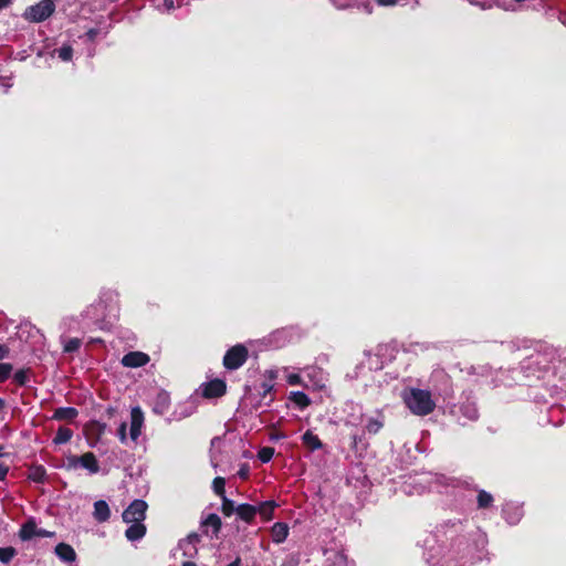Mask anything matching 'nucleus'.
<instances>
[{"instance_id":"obj_25","label":"nucleus","mask_w":566,"mask_h":566,"mask_svg":"<svg viewBox=\"0 0 566 566\" xmlns=\"http://www.w3.org/2000/svg\"><path fill=\"white\" fill-rule=\"evenodd\" d=\"M476 500L479 509H488L493 503L492 494L484 490L479 491Z\"/></svg>"},{"instance_id":"obj_14","label":"nucleus","mask_w":566,"mask_h":566,"mask_svg":"<svg viewBox=\"0 0 566 566\" xmlns=\"http://www.w3.org/2000/svg\"><path fill=\"white\" fill-rule=\"evenodd\" d=\"M93 516L99 523H104L109 520L111 510L106 501L98 500L94 503Z\"/></svg>"},{"instance_id":"obj_33","label":"nucleus","mask_w":566,"mask_h":566,"mask_svg":"<svg viewBox=\"0 0 566 566\" xmlns=\"http://www.w3.org/2000/svg\"><path fill=\"white\" fill-rule=\"evenodd\" d=\"M382 427H384L382 421H380L378 419L370 418L366 424V430L370 434H376L381 430Z\"/></svg>"},{"instance_id":"obj_19","label":"nucleus","mask_w":566,"mask_h":566,"mask_svg":"<svg viewBox=\"0 0 566 566\" xmlns=\"http://www.w3.org/2000/svg\"><path fill=\"white\" fill-rule=\"evenodd\" d=\"M78 416V410L74 407H60L54 410L53 419L54 420H66L72 421Z\"/></svg>"},{"instance_id":"obj_53","label":"nucleus","mask_w":566,"mask_h":566,"mask_svg":"<svg viewBox=\"0 0 566 566\" xmlns=\"http://www.w3.org/2000/svg\"><path fill=\"white\" fill-rule=\"evenodd\" d=\"M182 566H197V564L193 562H184Z\"/></svg>"},{"instance_id":"obj_30","label":"nucleus","mask_w":566,"mask_h":566,"mask_svg":"<svg viewBox=\"0 0 566 566\" xmlns=\"http://www.w3.org/2000/svg\"><path fill=\"white\" fill-rule=\"evenodd\" d=\"M274 455V448L272 447H262L258 452V459L262 463H268Z\"/></svg>"},{"instance_id":"obj_39","label":"nucleus","mask_w":566,"mask_h":566,"mask_svg":"<svg viewBox=\"0 0 566 566\" xmlns=\"http://www.w3.org/2000/svg\"><path fill=\"white\" fill-rule=\"evenodd\" d=\"M10 354V348L4 345V344H0V360L7 358Z\"/></svg>"},{"instance_id":"obj_1","label":"nucleus","mask_w":566,"mask_h":566,"mask_svg":"<svg viewBox=\"0 0 566 566\" xmlns=\"http://www.w3.org/2000/svg\"><path fill=\"white\" fill-rule=\"evenodd\" d=\"M402 399L408 409L416 416H427L436 408V402L428 390L410 388L403 392Z\"/></svg>"},{"instance_id":"obj_4","label":"nucleus","mask_w":566,"mask_h":566,"mask_svg":"<svg viewBox=\"0 0 566 566\" xmlns=\"http://www.w3.org/2000/svg\"><path fill=\"white\" fill-rule=\"evenodd\" d=\"M148 504L144 500H134L123 512L122 517L125 523L144 522Z\"/></svg>"},{"instance_id":"obj_41","label":"nucleus","mask_w":566,"mask_h":566,"mask_svg":"<svg viewBox=\"0 0 566 566\" xmlns=\"http://www.w3.org/2000/svg\"><path fill=\"white\" fill-rule=\"evenodd\" d=\"M261 387L263 397H265L273 389V385L266 381L262 382Z\"/></svg>"},{"instance_id":"obj_50","label":"nucleus","mask_w":566,"mask_h":566,"mask_svg":"<svg viewBox=\"0 0 566 566\" xmlns=\"http://www.w3.org/2000/svg\"><path fill=\"white\" fill-rule=\"evenodd\" d=\"M281 566H297V563H294L293 560H290V562L282 563Z\"/></svg>"},{"instance_id":"obj_7","label":"nucleus","mask_w":566,"mask_h":566,"mask_svg":"<svg viewBox=\"0 0 566 566\" xmlns=\"http://www.w3.org/2000/svg\"><path fill=\"white\" fill-rule=\"evenodd\" d=\"M201 542V535L197 532H191L187 537L179 541V547L184 551V555L193 557L198 553L197 544Z\"/></svg>"},{"instance_id":"obj_17","label":"nucleus","mask_w":566,"mask_h":566,"mask_svg":"<svg viewBox=\"0 0 566 566\" xmlns=\"http://www.w3.org/2000/svg\"><path fill=\"white\" fill-rule=\"evenodd\" d=\"M302 443L310 451H316L323 448V442L317 434H314L311 430H306L302 436Z\"/></svg>"},{"instance_id":"obj_5","label":"nucleus","mask_w":566,"mask_h":566,"mask_svg":"<svg viewBox=\"0 0 566 566\" xmlns=\"http://www.w3.org/2000/svg\"><path fill=\"white\" fill-rule=\"evenodd\" d=\"M227 392V384L224 380L216 378L203 385L202 396L208 399L220 398Z\"/></svg>"},{"instance_id":"obj_10","label":"nucleus","mask_w":566,"mask_h":566,"mask_svg":"<svg viewBox=\"0 0 566 566\" xmlns=\"http://www.w3.org/2000/svg\"><path fill=\"white\" fill-rule=\"evenodd\" d=\"M80 467L86 469L91 474H96L99 471V464L96 455L88 451L80 455Z\"/></svg>"},{"instance_id":"obj_11","label":"nucleus","mask_w":566,"mask_h":566,"mask_svg":"<svg viewBox=\"0 0 566 566\" xmlns=\"http://www.w3.org/2000/svg\"><path fill=\"white\" fill-rule=\"evenodd\" d=\"M238 517L248 523L252 524L256 516V510L255 505L249 504V503H242L237 506V513Z\"/></svg>"},{"instance_id":"obj_22","label":"nucleus","mask_w":566,"mask_h":566,"mask_svg":"<svg viewBox=\"0 0 566 566\" xmlns=\"http://www.w3.org/2000/svg\"><path fill=\"white\" fill-rule=\"evenodd\" d=\"M328 566H348L347 555L342 551H333L326 558Z\"/></svg>"},{"instance_id":"obj_9","label":"nucleus","mask_w":566,"mask_h":566,"mask_svg":"<svg viewBox=\"0 0 566 566\" xmlns=\"http://www.w3.org/2000/svg\"><path fill=\"white\" fill-rule=\"evenodd\" d=\"M144 423V413L139 407H134L130 411V438L136 441L140 436V429Z\"/></svg>"},{"instance_id":"obj_28","label":"nucleus","mask_w":566,"mask_h":566,"mask_svg":"<svg viewBox=\"0 0 566 566\" xmlns=\"http://www.w3.org/2000/svg\"><path fill=\"white\" fill-rule=\"evenodd\" d=\"M31 373L30 368L19 369L13 375V380L18 386H25L29 381V374Z\"/></svg>"},{"instance_id":"obj_23","label":"nucleus","mask_w":566,"mask_h":566,"mask_svg":"<svg viewBox=\"0 0 566 566\" xmlns=\"http://www.w3.org/2000/svg\"><path fill=\"white\" fill-rule=\"evenodd\" d=\"M290 399L301 409H305L311 405L310 397L303 391L291 392Z\"/></svg>"},{"instance_id":"obj_42","label":"nucleus","mask_w":566,"mask_h":566,"mask_svg":"<svg viewBox=\"0 0 566 566\" xmlns=\"http://www.w3.org/2000/svg\"><path fill=\"white\" fill-rule=\"evenodd\" d=\"M9 472V467L0 463V481H3Z\"/></svg>"},{"instance_id":"obj_45","label":"nucleus","mask_w":566,"mask_h":566,"mask_svg":"<svg viewBox=\"0 0 566 566\" xmlns=\"http://www.w3.org/2000/svg\"><path fill=\"white\" fill-rule=\"evenodd\" d=\"M164 7L167 9V10H172L175 8V2L174 0H164Z\"/></svg>"},{"instance_id":"obj_34","label":"nucleus","mask_w":566,"mask_h":566,"mask_svg":"<svg viewBox=\"0 0 566 566\" xmlns=\"http://www.w3.org/2000/svg\"><path fill=\"white\" fill-rule=\"evenodd\" d=\"M57 55L62 61H70L73 56V48L71 45H63L57 49Z\"/></svg>"},{"instance_id":"obj_21","label":"nucleus","mask_w":566,"mask_h":566,"mask_svg":"<svg viewBox=\"0 0 566 566\" xmlns=\"http://www.w3.org/2000/svg\"><path fill=\"white\" fill-rule=\"evenodd\" d=\"M28 479L35 483H44L46 481V470L43 465H32L28 470Z\"/></svg>"},{"instance_id":"obj_27","label":"nucleus","mask_w":566,"mask_h":566,"mask_svg":"<svg viewBox=\"0 0 566 566\" xmlns=\"http://www.w3.org/2000/svg\"><path fill=\"white\" fill-rule=\"evenodd\" d=\"M212 490L213 492L220 496L221 499L226 495V480L222 476H217L212 481Z\"/></svg>"},{"instance_id":"obj_13","label":"nucleus","mask_w":566,"mask_h":566,"mask_svg":"<svg viewBox=\"0 0 566 566\" xmlns=\"http://www.w3.org/2000/svg\"><path fill=\"white\" fill-rule=\"evenodd\" d=\"M170 407V396L166 390H160L154 401V412L158 415H164L169 410Z\"/></svg>"},{"instance_id":"obj_29","label":"nucleus","mask_w":566,"mask_h":566,"mask_svg":"<svg viewBox=\"0 0 566 566\" xmlns=\"http://www.w3.org/2000/svg\"><path fill=\"white\" fill-rule=\"evenodd\" d=\"M17 555V551L12 546L0 547V562L3 564L10 563Z\"/></svg>"},{"instance_id":"obj_55","label":"nucleus","mask_w":566,"mask_h":566,"mask_svg":"<svg viewBox=\"0 0 566 566\" xmlns=\"http://www.w3.org/2000/svg\"><path fill=\"white\" fill-rule=\"evenodd\" d=\"M107 300H103V296H101L99 298V302L103 303V302H106Z\"/></svg>"},{"instance_id":"obj_12","label":"nucleus","mask_w":566,"mask_h":566,"mask_svg":"<svg viewBox=\"0 0 566 566\" xmlns=\"http://www.w3.org/2000/svg\"><path fill=\"white\" fill-rule=\"evenodd\" d=\"M129 524L130 526L125 531L128 541H139L146 535L147 528L143 522H130Z\"/></svg>"},{"instance_id":"obj_6","label":"nucleus","mask_w":566,"mask_h":566,"mask_svg":"<svg viewBox=\"0 0 566 566\" xmlns=\"http://www.w3.org/2000/svg\"><path fill=\"white\" fill-rule=\"evenodd\" d=\"M200 527L205 535H209V528H211V537L218 538L219 533L222 528V521L218 514L210 513L205 518L201 520Z\"/></svg>"},{"instance_id":"obj_44","label":"nucleus","mask_w":566,"mask_h":566,"mask_svg":"<svg viewBox=\"0 0 566 566\" xmlns=\"http://www.w3.org/2000/svg\"><path fill=\"white\" fill-rule=\"evenodd\" d=\"M360 441H361V437L354 434L352 437V448L356 449Z\"/></svg>"},{"instance_id":"obj_24","label":"nucleus","mask_w":566,"mask_h":566,"mask_svg":"<svg viewBox=\"0 0 566 566\" xmlns=\"http://www.w3.org/2000/svg\"><path fill=\"white\" fill-rule=\"evenodd\" d=\"M73 437V431L66 427H60L53 438L55 444H63L69 442Z\"/></svg>"},{"instance_id":"obj_32","label":"nucleus","mask_w":566,"mask_h":566,"mask_svg":"<svg viewBox=\"0 0 566 566\" xmlns=\"http://www.w3.org/2000/svg\"><path fill=\"white\" fill-rule=\"evenodd\" d=\"M82 340L80 338H70L66 340L63 347L64 353H74L80 349Z\"/></svg>"},{"instance_id":"obj_18","label":"nucleus","mask_w":566,"mask_h":566,"mask_svg":"<svg viewBox=\"0 0 566 566\" xmlns=\"http://www.w3.org/2000/svg\"><path fill=\"white\" fill-rule=\"evenodd\" d=\"M276 506L277 504L273 500L261 502L255 506L256 514H259L264 521H270L273 518V513Z\"/></svg>"},{"instance_id":"obj_48","label":"nucleus","mask_w":566,"mask_h":566,"mask_svg":"<svg viewBox=\"0 0 566 566\" xmlns=\"http://www.w3.org/2000/svg\"><path fill=\"white\" fill-rule=\"evenodd\" d=\"M283 438H285V434L281 433V432L271 436L272 440H279V439H283Z\"/></svg>"},{"instance_id":"obj_16","label":"nucleus","mask_w":566,"mask_h":566,"mask_svg":"<svg viewBox=\"0 0 566 566\" xmlns=\"http://www.w3.org/2000/svg\"><path fill=\"white\" fill-rule=\"evenodd\" d=\"M55 554L64 562L72 563L76 559V553L74 548L66 543H59L55 546Z\"/></svg>"},{"instance_id":"obj_40","label":"nucleus","mask_w":566,"mask_h":566,"mask_svg":"<svg viewBox=\"0 0 566 566\" xmlns=\"http://www.w3.org/2000/svg\"><path fill=\"white\" fill-rule=\"evenodd\" d=\"M375 1L380 7H390V6H396L398 3V0H375Z\"/></svg>"},{"instance_id":"obj_47","label":"nucleus","mask_w":566,"mask_h":566,"mask_svg":"<svg viewBox=\"0 0 566 566\" xmlns=\"http://www.w3.org/2000/svg\"><path fill=\"white\" fill-rule=\"evenodd\" d=\"M240 565H241V558L238 556L233 562H231L227 566H240Z\"/></svg>"},{"instance_id":"obj_43","label":"nucleus","mask_w":566,"mask_h":566,"mask_svg":"<svg viewBox=\"0 0 566 566\" xmlns=\"http://www.w3.org/2000/svg\"><path fill=\"white\" fill-rule=\"evenodd\" d=\"M98 34V30L97 29H90L87 32H86V36L90 39V40H94Z\"/></svg>"},{"instance_id":"obj_15","label":"nucleus","mask_w":566,"mask_h":566,"mask_svg":"<svg viewBox=\"0 0 566 566\" xmlns=\"http://www.w3.org/2000/svg\"><path fill=\"white\" fill-rule=\"evenodd\" d=\"M272 541L276 544L283 543L289 536V526L286 523L276 522L271 527Z\"/></svg>"},{"instance_id":"obj_49","label":"nucleus","mask_w":566,"mask_h":566,"mask_svg":"<svg viewBox=\"0 0 566 566\" xmlns=\"http://www.w3.org/2000/svg\"><path fill=\"white\" fill-rule=\"evenodd\" d=\"M7 403H6V400L0 398V412H2L6 408Z\"/></svg>"},{"instance_id":"obj_52","label":"nucleus","mask_w":566,"mask_h":566,"mask_svg":"<svg viewBox=\"0 0 566 566\" xmlns=\"http://www.w3.org/2000/svg\"><path fill=\"white\" fill-rule=\"evenodd\" d=\"M7 452L4 451V447L0 444V458L6 457Z\"/></svg>"},{"instance_id":"obj_51","label":"nucleus","mask_w":566,"mask_h":566,"mask_svg":"<svg viewBox=\"0 0 566 566\" xmlns=\"http://www.w3.org/2000/svg\"><path fill=\"white\" fill-rule=\"evenodd\" d=\"M298 379H300L298 376H291L290 377V382L291 384H296L298 381Z\"/></svg>"},{"instance_id":"obj_38","label":"nucleus","mask_w":566,"mask_h":566,"mask_svg":"<svg viewBox=\"0 0 566 566\" xmlns=\"http://www.w3.org/2000/svg\"><path fill=\"white\" fill-rule=\"evenodd\" d=\"M35 536L36 537H42V538L52 537V536H54V532H50V531H46L44 528H38Z\"/></svg>"},{"instance_id":"obj_26","label":"nucleus","mask_w":566,"mask_h":566,"mask_svg":"<svg viewBox=\"0 0 566 566\" xmlns=\"http://www.w3.org/2000/svg\"><path fill=\"white\" fill-rule=\"evenodd\" d=\"M221 512L224 516L230 517L233 513H237V506L234 501L223 496L221 499Z\"/></svg>"},{"instance_id":"obj_37","label":"nucleus","mask_w":566,"mask_h":566,"mask_svg":"<svg viewBox=\"0 0 566 566\" xmlns=\"http://www.w3.org/2000/svg\"><path fill=\"white\" fill-rule=\"evenodd\" d=\"M249 473H250V469H249L248 464H243V465L240 468V470L238 471V475H239L241 479H243V480H245V479H248V478H249Z\"/></svg>"},{"instance_id":"obj_20","label":"nucleus","mask_w":566,"mask_h":566,"mask_svg":"<svg viewBox=\"0 0 566 566\" xmlns=\"http://www.w3.org/2000/svg\"><path fill=\"white\" fill-rule=\"evenodd\" d=\"M36 530L38 526L34 518H29L25 523L22 524L19 531V537L22 541H30L31 538L35 537Z\"/></svg>"},{"instance_id":"obj_54","label":"nucleus","mask_w":566,"mask_h":566,"mask_svg":"<svg viewBox=\"0 0 566 566\" xmlns=\"http://www.w3.org/2000/svg\"><path fill=\"white\" fill-rule=\"evenodd\" d=\"M366 11H368L369 13L371 12V8H369V4H366Z\"/></svg>"},{"instance_id":"obj_35","label":"nucleus","mask_w":566,"mask_h":566,"mask_svg":"<svg viewBox=\"0 0 566 566\" xmlns=\"http://www.w3.org/2000/svg\"><path fill=\"white\" fill-rule=\"evenodd\" d=\"M80 457L77 455H69L66 458V463H65V468L67 470H72V469H76L80 467V460H78Z\"/></svg>"},{"instance_id":"obj_2","label":"nucleus","mask_w":566,"mask_h":566,"mask_svg":"<svg viewBox=\"0 0 566 566\" xmlns=\"http://www.w3.org/2000/svg\"><path fill=\"white\" fill-rule=\"evenodd\" d=\"M55 11L53 0H41L25 9L23 18L29 22L40 23L49 19Z\"/></svg>"},{"instance_id":"obj_46","label":"nucleus","mask_w":566,"mask_h":566,"mask_svg":"<svg viewBox=\"0 0 566 566\" xmlns=\"http://www.w3.org/2000/svg\"><path fill=\"white\" fill-rule=\"evenodd\" d=\"M11 2L12 0H0V10L7 8Z\"/></svg>"},{"instance_id":"obj_36","label":"nucleus","mask_w":566,"mask_h":566,"mask_svg":"<svg viewBox=\"0 0 566 566\" xmlns=\"http://www.w3.org/2000/svg\"><path fill=\"white\" fill-rule=\"evenodd\" d=\"M126 429H127L126 422H122L119 428H118V430H117V434H118V438H119L122 443H125L126 440H127Z\"/></svg>"},{"instance_id":"obj_8","label":"nucleus","mask_w":566,"mask_h":566,"mask_svg":"<svg viewBox=\"0 0 566 566\" xmlns=\"http://www.w3.org/2000/svg\"><path fill=\"white\" fill-rule=\"evenodd\" d=\"M150 358L146 353L143 352H129L122 358V364L125 367L138 368L147 365Z\"/></svg>"},{"instance_id":"obj_31","label":"nucleus","mask_w":566,"mask_h":566,"mask_svg":"<svg viewBox=\"0 0 566 566\" xmlns=\"http://www.w3.org/2000/svg\"><path fill=\"white\" fill-rule=\"evenodd\" d=\"M13 366L10 363H0V384L7 381L12 374Z\"/></svg>"},{"instance_id":"obj_3","label":"nucleus","mask_w":566,"mask_h":566,"mask_svg":"<svg viewBox=\"0 0 566 566\" xmlns=\"http://www.w3.org/2000/svg\"><path fill=\"white\" fill-rule=\"evenodd\" d=\"M249 358V350L245 345L237 344L230 347L222 359V364L228 370H237L242 367Z\"/></svg>"}]
</instances>
